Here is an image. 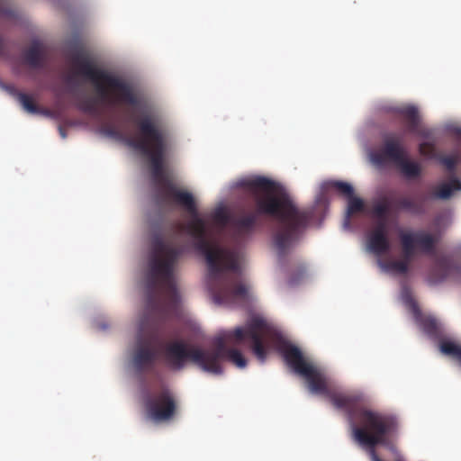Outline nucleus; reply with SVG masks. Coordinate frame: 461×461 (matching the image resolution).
<instances>
[{
    "instance_id": "5701e85b",
    "label": "nucleus",
    "mask_w": 461,
    "mask_h": 461,
    "mask_svg": "<svg viewBox=\"0 0 461 461\" xmlns=\"http://www.w3.org/2000/svg\"><path fill=\"white\" fill-rule=\"evenodd\" d=\"M419 151L422 156L428 157V158H437L436 155V148L433 143L430 142H422L419 146Z\"/></svg>"
},
{
    "instance_id": "bb28decb",
    "label": "nucleus",
    "mask_w": 461,
    "mask_h": 461,
    "mask_svg": "<svg viewBox=\"0 0 461 461\" xmlns=\"http://www.w3.org/2000/svg\"><path fill=\"white\" fill-rule=\"evenodd\" d=\"M59 133H60L61 137H62L63 139H65V138L67 137V134H66L65 130H64L62 127H59Z\"/></svg>"
},
{
    "instance_id": "20e7f679",
    "label": "nucleus",
    "mask_w": 461,
    "mask_h": 461,
    "mask_svg": "<svg viewBox=\"0 0 461 461\" xmlns=\"http://www.w3.org/2000/svg\"><path fill=\"white\" fill-rule=\"evenodd\" d=\"M274 337L273 330L267 322L260 317L251 318L244 327H236L232 330L224 331L213 339L214 349L207 350L206 364L215 366V370H206L207 373L221 375L223 373L221 361L226 359L236 366L243 368L247 359L242 353L227 347V342L234 340L241 343L246 338L251 341L250 348L255 357L264 362L267 356V341Z\"/></svg>"
},
{
    "instance_id": "412c9836",
    "label": "nucleus",
    "mask_w": 461,
    "mask_h": 461,
    "mask_svg": "<svg viewBox=\"0 0 461 461\" xmlns=\"http://www.w3.org/2000/svg\"><path fill=\"white\" fill-rule=\"evenodd\" d=\"M348 199V203L347 208V219L345 221L347 226L349 225V218L352 214L362 212L364 210V202L362 199L355 197L354 194Z\"/></svg>"
},
{
    "instance_id": "39448f33",
    "label": "nucleus",
    "mask_w": 461,
    "mask_h": 461,
    "mask_svg": "<svg viewBox=\"0 0 461 461\" xmlns=\"http://www.w3.org/2000/svg\"><path fill=\"white\" fill-rule=\"evenodd\" d=\"M72 63L77 73L92 80L100 100L109 105L126 103L133 106L140 104V99L130 85L119 77L95 67L88 57L77 52L72 56Z\"/></svg>"
},
{
    "instance_id": "f03ea898",
    "label": "nucleus",
    "mask_w": 461,
    "mask_h": 461,
    "mask_svg": "<svg viewBox=\"0 0 461 461\" xmlns=\"http://www.w3.org/2000/svg\"><path fill=\"white\" fill-rule=\"evenodd\" d=\"M235 186L249 194L254 203L253 212L235 221L237 232H251L260 215L275 218L276 223L272 230L273 246L279 257H285L307 229L313 216L312 211L297 207L275 181L266 176L243 177L235 183Z\"/></svg>"
},
{
    "instance_id": "b1692460",
    "label": "nucleus",
    "mask_w": 461,
    "mask_h": 461,
    "mask_svg": "<svg viewBox=\"0 0 461 461\" xmlns=\"http://www.w3.org/2000/svg\"><path fill=\"white\" fill-rule=\"evenodd\" d=\"M380 221L376 224V226L374 228L372 231H380L382 234H388L387 233V224L385 218L384 219H379Z\"/></svg>"
},
{
    "instance_id": "4468645a",
    "label": "nucleus",
    "mask_w": 461,
    "mask_h": 461,
    "mask_svg": "<svg viewBox=\"0 0 461 461\" xmlns=\"http://www.w3.org/2000/svg\"><path fill=\"white\" fill-rule=\"evenodd\" d=\"M368 248L375 255H383L391 249L388 234H382L380 231H371L368 237Z\"/></svg>"
},
{
    "instance_id": "6e6552de",
    "label": "nucleus",
    "mask_w": 461,
    "mask_h": 461,
    "mask_svg": "<svg viewBox=\"0 0 461 461\" xmlns=\"http://www.w3.org/2000/svg\"><path fill=\"white\" fill-rule=\"evenodd\" d=\"M163 359L167 366L173 371L185 368L188 361L196 365L203 371L215 370V366L206 364L207 350L196 347L189 348L182 340H174L163 347Z\"/></svg>"
},
{
    "instance_id": "ddd939ff",
    "label": "nucleus",
    "mask_w": 461,
    "mask_h": 461,
    "mask_svg": "<svg viewBox=\"0 0 461 461\" xmlns=\"http://www.w3.org/2000/svg\"><path fill=\"white\" fill-rule=\"evenodd\" d=\"M156 360V352L149 345L140 346L133 356V364L138 372L151 368Z\"/></svg>"
},
{
    "instance_id": "2eb2a0df",
    "label": "nucleus",
    "mask_w": 461,
    "mask_h": 461,
    "mask_svg": "<svg viewBox=\"0 0 461 461\" xmlns=\"http://www.w3.org/2000/svg\"><path fill=\"white\" fill-rule=\"evenodd\" d=\"M457 191H461V181L456 176H452L447 182L438 185L432 193V198L447 200Z\"/></svg>"
},
{
    "instance_id": "9d476101",
    "label": "nucleus",
    "mask_w": 461,
    "mask_h": 461,
    "mask_svg": "<svg viewBox=\"0 0 461 461\" xmlns=\"http://www.w3.org/2000/svg\"><path fill=\"white\" fill-rule=\"evenodd\" d=\"M392 207L417 215L422 214L425 212L423 199H416L403 195L399 197L394 203H389L387 199H384L382 202L375 203L372 208V214L377 219H384Z\"/></svg>"
},
{
    "instance_id": "393cba45",
    "label": "nucleus",
    "mask_w": 461,
    "mask_h": 461,
    "mask_svg": "<svg viewBox=\"0 0 461 461\" xmlns=\"http://www.w3.org/2000/svg\"><path fill=\"white\" fill-rule=\"evenodd\" d=\"M215 218L222 222H226V221H227L226 214L221 211H219L216 212Z\"/></svg>"
},
{
    "instance_id": "dca6fc26",
    "label": "nucleus",
    "mask_w": 461,
    "mask_h": 461,
    "mask_svg": "<svg viewBox=\"0 0 461 461\" xmlns=\"http://www.w3.org/2000/svg\"><path fill=\"white\" fill-rule=\"evenodd\" d=\"M24 62L33 68H41L43 64L41 46L38 41H34L24 52Z\"/></svg>"
},
{
    "instance_id": "f8f14e48",
    "label": "nucleus",
    "mask_w": 461,
    "mask_h": 461,
    "mask_svg": "<svg viewBox=\"0 0 461 461\" xmlns=\"http://www.w3.org/2000/svg\"><path fill=\"white\" fill-rule=\"evenodd\" d=\"M12 95L17 99V101L27 113L41 114L52 119H59L61 115V113L59 110H50L48 108L39 107L34 103L32 97L28 94L22 93L18 90H13Z\"/></svg>"
},
{
    "instance_id": "1a4fd4ad",
    "label": "nucleus",
    "mask_w": 461,
    "mask_h": 461,
    "mask_svg": "<svg viewBox=\"0 0 461 461\" xmlns=\"http://www.w3.org/2000/svg\"><path fill=\"white\" fill-rule=\"evenodd\" d=\"M176 402L174 394L167 388L149 394L145 399V409L148 416L154 421H167L176 412Z\"/></svg>"
},
{
    "instance_id": "4be33fe9",
    "label": "nucleus",
    "mask_w": 461,
    "mask_h": 461,
    "mask_svg": "<svg viewBox=\"0 0 461 461\" xmlns=\"http://www.w3.org/2000/svg\"><path fill=\"white\" fill-rule=\"evenodd\" d=\"M77 107L79 110L86 113H90L96 115L99 113V109L97 107V104L94 99L86 98L77 104Z\"/></svg>"
},
{
    "instance_id": "6ab92c4d",
    "label": "nucleus",
    "mask_w": 461,
    "mask_h": 461,
    "mask_svg": "<svg viewBox=\"0 0 461 461\" xmlns=\"http://www.w3.org/2000/svg\"><path fill=\"white\" fill-rule=\"evenodd\" d=\"M323 186L325 188H330L336 190L339 194L349 198L354 194L353 186L343 181H329L326 182Z\"/></svg>"
},
{
    "instance_id": "f257e3e1",
    "label": "nucleus",
    "mask_w": 461,
    "mask_h": 461,
    "mask_svg": "<svg viewBox=\"0 0 461 461\" xmlns=\"http://www.w3.org/2000/svg\"><path fill=\"white\" fill-rule=\"evenodd\" d=\"M140 133L139 139H128L127 144L148 158L154 181L159 187L163 202L184 208L191 217L187 223L189 234L196 240V249L204 255L208 266V287L213 302L219 305L233 306L247 296V287L237 276L227 273L240 272L238 253L212 244L207 239L205 221L199 215L194 195L179 189L165 174L164 163L168 149L166 129L156 115L145 114L133 119Z\"/></svg>"
},
{
    "instance_id": "aec40b11",
    "label": "nucleus",
    "mask_w": 461,
    "mask_h": 461,
    "mask_svg": "<svg viewBox=\"0 0 461 461\" xmlns=\"http://www.w3.org/2000/svg\"><path fill=\"white\" fill-rule=\"evenodd\" d=\"M422 330L429 336L436 337L439 333V327L438 321L430 317L424 316L420 319Z\"/></svg>"
},
{
    "instance_id": "7ed1b4c3",
    "label": "nucleus",
    "mask_w": 461,
    "mask_h": 461,
    "mask_svg": "<svg viewBox=\"0 0 461 461\" xmlns=\"http://www.w3.org/2000/svg\"><path fill=\"white\" fill-rule=\"evenodd\" d=\"M183 250L157 237L152 242L149 262L147 290L149 303H157L166 316L177 312L180 295L177 291L175 269Z\"/></svg>"
},
{
    "instance_id": "a878e982",
    "label": "nucleus",
    "mask_w": 461,
    "mask_h": 461,
    "mask_svg": "<svg viewBox=\"0 0 461 461\" xmlns=\"http://www.w3.org/2000/svg\"><path fill=\"white\" fill-rule=\"evenodd\" d=\"M455 134H456V138L458 139V140L461 141V129L460 128L456 129Z\"/></svg>"
},
{
    "instance_id": "423d86ee",
    "label": "nucleus",
    "mask_w": 461,
    "mask_h": 461,
    "mask_svg": "<svg viewBox=\"0 0 461 461\" xmlns=\"http://www.w3.org/2000/svg\"><path fill=\"white\" fill-rule=\"evenodd\" d=\"M399 238L402 258L400 260H379L378 265L385 272L405 275L409 271L411 261L418 251L430 254L435 249V238L425 231H401Z\"/></svg>"
},
{
    "instance_id": "f3484780",
    "label": "nucleus",
    "mask_w": 461,
    "mask_h": 461,
    "mask_svg": "<svg viewBox=\"0 0 461 461\" xmlns=\"http://www.w3.org/2000/svg\"><path fill=\"white\" fill-rule=\"evenodd\" d=\"M438 161L449 173L456 171V166L461 163V144L450 155H440L437 157Z\"/></svg>"
},
{
    "instance_id": "9b49d317",
    "label": "nucleus",
    "mask_w": 461,
    "mask_h": 461,
    "mask_svg": "<svg viewBox=\"0 0 461 461\" xmlns=\"http://www.w3.org/2000/svg\"><path fill=\"white\" fill-rule=\"evenodd\" d=\"M393 113L400 116L406 124V132L414 133L422 137H428L427 130L420 129V116L418 109L413 105L395 107Z\"/></svg>"
},
{
    "instance_id": "0eeeda50",
    "label": "nucleus",
    "mask_w": 461,
    "mask_h": 461,
    "mask_svg": "<svg viewBox=\"0 0 461 461\" xmlns=\"http://www.w3.org/2000/svg\"><path fill=\"white\" fill-rule=\"evenodd\" d=\"M371 158L377 166H384L387 162L394 163L406 179H415L422 174L420 164L407 158L402 140L396 133L385 134L382 147L372 154Z\"/></svg>"
},
{
    "instance_id": "a211bd4d",
    "label": "nucleus",
    "mask_w": 461,
    "mask_h": 461,
    "mask_svg": "<svg viewBox=\"0 0 461 461\" xmlns=\"http://www.w3.org/2000/svg\"><path fill=\"white\" fill-rule=\"evenodd\" d=\"M437 271L440 273V279H445L456 273L461 272V267L449 258H441L437 264Z\"/></svg>"
}]
</instances>
